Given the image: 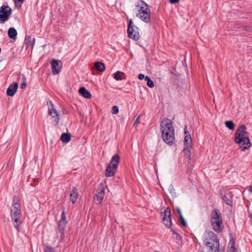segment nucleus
Wrapping results in <instances>:
<instances>
[{"label": "nucleus", "instance_id": "nucleus-1", "mask_svg": "<svg viewBox=\"0 0 252 252\" xmlns=\"http://www.w3.org/2000/svg\"><path fill=\"white\" fill-rule=\"evenodd\" d=\"M160 131L163 141L170 145H172L175 139V131L170 120L167 118L162 120L160 123Z\"/></svg>", "mask_w": 252, "mask_h": 252}, {"label": "nucleus", "instance_id": "nucleus-2", "mask_svg": "<svg viewBox=\"0 0 252 252\" xmlns=\"http://www.w3.org/2000/svg\"><path fill=\"white\" fill-rule=\"evenodd\" d=\"M246 129V126L242 125L236 129L235 133V142L240 145L242 151L249 149L251 146L250 139L246 136L247 133Z\"/></svg>", "mask_w": 252, "mask_h": 252}, {"label": "nucleus", "instance_id": "nucleus-3", "mask_svg": "<svg viewBox=\"0 0 252 252\" xmlns=\"http://www.w3.org/2000/svg\"><path fill=\"white\" fill-rule=\"evenodd\" d=\"M137 11L136 16L142 21L149 23L151 21V10L148 5L144 1H141L135 5Z\"/></svg>", "mask_w": 252, "mask_h": 252}, {"label": "nucleus", "instance_id": "nucleus-4", "mask_svg": "<svg viewBox=\"0 0 252 252\" xmlns=\"http://www.w3.org/2000/svg\"><path fill=\"white\" fill-rule=\"evenodd\" d=\"M204 243L209 247L208 252H219V241L213 231H209L206 233Z\"/></svg>", "mask_w": 252, "mask_h": 252}, {"label": "nucleus", "instance_id": "nucleus-5", "mask_svg": "<svg viewBox=\"0 0 252 252\" xmlns=\"http://www.w3.org/2000/svg\"><path fill=\"white\" fill-rule=\"evenodd\" d=\"M210 221L215 232L220 233L222 231L224 226L223 225L222 216L218 209H215L212 212Z\"/></svg>", "mask_w": 252, "mask_h": 252}, {"label": "nucleus", "instance_id": "nucleus-6", "mask_svg": "<svg viewBox=\"0 0 252 252\" xmlns=\"http://www.w3.org/2000/svg\"><path fill=\"white\" fill-rule=\"evenodd\" d=\"M22 210L21 208L20 199L18 195H15L12 200V203L10 209L11 218L21 217Z\"/></svg>", "mask_w": 252, "mask_h": 252}, {"label": "nucleus", "instance_id": "nucleus-7", "mask_svg": "<svg viewBox=\"0 0 252 252\" xmlns=\"http://www.w3.org/2000/svg\"><path fill=\"white\" fill-rule=\"evenodd\" d=\"M120 157L118 155L116 154L113 156L109 165L106 169L105 175L106 177H111L115 174L120 162Z\"/></svg>", "mask_w": 252, "mask_h": 252}, {"label": "nucleus", "instance_id": "nucleus-8", "mask_svg": "<svg viewBox=\"0 0 252 252\" xmlns=\"http://www.w3.org/2000/svg\"><path fill=\"white\" fill-rule=\"evenodd\" d=\"M127 34L129 38L136 41L138 40L140 38L138 28L133 25L132 19L129 20V24L127 28Z\"/></svg>", "mask_w": 252, "mask_h": 252}, {"label": "nucleus", "instance_id": "nucleus-9", "mask_svg": "<svg viewBox=\"0 0 252 252\" xmlns=\"http://www.w3.org/2000/svg\"><path fill=\"white\" fill-rule=\"evenodd\" d=\"M192 139L190 134L186 135L184 138V153L187 158L189 159H191V150L192 146L191 145Z\"/></svg>", "mask_w": 252, "mask_h": 252}, {"label": "nucleus", "instance_id": "nucleus-10", "mask_svg": "<svg viewBox=\"0 0 252 252\" xmlns=\"http://www.w3.org/2000/svg\"><path fill=\"white\" fill-rule=\"evenodd\" d=\"M12 12V9L8 5H2L0 7V23L7 21Z\"/></svg>", "mask_w": 252, "mask_h": 252}, {"label": "nucleus", "instance_id": "nucleus-11", "mask_svg": "<svg viewBox=\"0 0 252 252\" xmlns=\"http://www.w3.org/2000/svg\"><path fill=\"white\" fill-rule=\"evenodd\" d=\"M52 72L53 74L57 75L59 73L62 68L63 63L59 60L52 59L51 62Z\"/></svg>", "mask_w": 252, "mask_h": 252}, {"label": "nucleus", "instance_id": "nucleus-12", "mask_svg": "<svg viewBox=\"0 0 252 252\" xmlns=\"http://www.w3.org/2000/svg\"><path fill=\"white\" fill-rule=\"evenodd\" d=\"M49 101L50 105L48 107L49 114L52 116L53 118H55V125H58L60 120L59 114L56 110L54 108V104H53L52 102L50 100H49Z\"/></svg>", "mask_w": 252, "mask_h": 252}, {"label": "nucleus", "instance_id": "nucleus-13", "mask_svg": "<svg viewBox=\"0 0 252 252\" xmlns=\"http://www.w3.org/2000/svg\"><path fill=\"white\" fill-rule=\"evenodd\" d=\"M233 196L232 192L228 191L222 196V200L227 205L232 206L233 205Z\"/></svg>", "mask_w": 252, "mask_h": 252}, {"label": "nucleus", "instance_id": "nucleus-14", "mask_svg": "<svg viewBox=\"0 0 252 252\" xmlns=\"http://www.w3.org/2000/svg\"><path fill=\"white\" fill-rule=\"evenodd\" d=\"M18 87V84L16 82L11 84L6 90V94L10 96H13L16 93Z\"/></svg>", "mask_w": 252, "mask_h": 252}, {"label": "nucleus", "instance_id": "nucleus-15", "mask_svg": "<svg viewBox=\"0 0 252 252\" xmlns=\"http://www.w3.org/2000/svg\"><path fill=\"white\" fill-rule=\"evenodd\" d=\"M104 189L102 188L98 189L94 197L95 200L97 201L98 203H100L104 196Z\"/></svg>", "mask_w": 252, "mask_h": 252}, {"label": "nucleus", "instance_id": "nucleus-16", "mask_svg": "<svg viewBox=\"0 0 252 252\" xmlns=\"http://www.w3.org/2000/svg\"><path fill=\"white\" fill-rule=\"evenodd\" d=\"M67 222L60 221L58 222V229L57 233L60 234L61 236L62 237L63 235L64 229L66 227Z\"/></svg>", "mask_w": 252, "mask_h": 252}, {"label": "nucleus", "instance_id": "nucleus-17", "mask_svg": "<svg viewBox=\"0 0 252 252\" xmlns=\"http://www.w3.org/2000/svg\"><path fill=\"white\" fill-rule=\"evenodd\" d=\"M21 217H15L11 218L12 221L13 222V225L17 230L18 232L21 231V228L20 225L22 223V222L20 220Z\"/></svg>", "mask_w": 252, "mask_h": 252}, {"label": "nucleus", "instance_id": "nucleus-18", "mask_svg": "<svg viewBox=\"0 0 252 252\" xmlns=\"http://www.w3.org/2000/svg\"><path fill=\"white\" fill-rule=\"evenodd\" d=\"M25 42L27 47H31L32 49L35 44V39L34 38H32L31 35H26Z\"/></svg>", "mask_w": 252, "mask_h": 252}, {"label": "nucleus", "instance_id": "nucleus-19", "mask_svg": "<svg viewBox=\"0 0 252 252\" xmlns=\"http://www.w3.org/2000/svg\"><path fill=\"white\" fill-rule=\"evenodd\" d=\"M78 193L77 189L76 188H73L71 190L69 195L70 200L73 203H75L78 197Z\"/></svg>", "mask_w": 252, "mask_h": 252}, {"label": "nucleus", "instance_id": "nucleus-20", "mask_svg": "<svg viewBox=\"0 0 252 252\" xmlns=\"http://www.w3.org/2000/svg\"><path fill=\"white\" fill-rule=\"evenodd\" d=\"M80 94H81L84 98L87 99H90L92 97L91 93L84 87L80 88Z\"/></svg>", "mask_w": 252, "mask_h": 252}, {"label": "nucleus", "instance_id": "nucleus-21", "mask_svg": "<svg viewBox=\"0 0 252 252\" xmlns=\"http://www.w3.org/2000/svg\"><path fill=\"white\" fill-rule=\"evenodd\" d=\"M8 36L9 38L15 39L17 35V32L14 28H10L7 32Z\"/></svg>", "mask_w": 252, "mask_h": 252}, {"label": "nucleus", "instance_id": "nucleus-22", "mask_svg": "<svg viewBox=\"0 0 252 252\" xmlns=\"http://www.w3.org/2000/svg\"><path fill=\"white\" fill-rule=\"evenodd\" d=\"M61 140L63 143H68L71 139V135L68 133H63L61 136Z\"/></svg>", "mask_w": 252, "mask_h": 252}, {"label": "nucleus", "instance_id": "nucleus-23", "mask_svg": "<svg viewBox=\"0 0 252 252\" xmlns=\"http://www.w3.org/2000/svg\"><path fill=\"white\" fill-rule=\"evenodd\" d=\"M94 67L97 71L100 72L104 71L105 69L104 64L99 62H97L94 63Z\"/></svg>", "mask_w": 252, "mask_h": 252}, {"label": "nucleus", "instance_id": "nucleus-24", "mask_svg": "<svg viewBox=\"0 0 252 252\" xmlns=\"http://www.w3.org/2000/svg\"><path fill=\"white\" fill-rule=\"evenodd\" d=\"M163 224L168 228H170L172 225V221L171 218H162V220Z\"/></svg>", "mask_w": 252, "mask_h": 252}, {"label": "nucleus", "instance_id": "nucleus-25", "mask_svg": "<svg viewBox=\"0 0 252 252\" xmlns=\"http://www.w3.org/2000/svg\"><path fill=\"white\" fill-rule=\"evenodd\" d=\"M124 73L121 71H118L114 74V78L116 80H121L123 79L122 75H124Z\"/></svg>", "mask_w": 252, "mask_h": 252}, {"label": "nucleus", "instance_id": "nucleus-26", "mask_svg": "<svg viewBox=\"0 0 252 252\" xmlns=\"http://www.w3.org/2000/svg\"><path fill=\"white\" fill-rule=\"evenodd\" d=\"M226 126L230 130H233L235 127V125L232 121H227L225 123Z\"/></svg>", "mask_w": 252, "mask_h": 252}, {"label": "nucleus", "instance_id": "nucleus-27", "mask_svg": "<svg viewBox=\"0 0 252 252\" xmlns=\"http://www.w3.org/2000/svg\"><path fill=\"white\" fill-rule=\"evenodd\" d=\"M145 80L147 82V85L150 88H153L154 87V82L148 76L145 77Z\"/></svg>", "mask_w": 252, "mask_h": 252}, {"label": "nucleus", "instance_id": "nucleus-28", "mask_svg": "<svg viewBox=\"0 0 252 252\" xmlns=\"http://www.w3.org/2000/svg\"><path fill=\"white\" fill-rule=\"evenodd\" d=\"M163 218H171V210L169 208H167L165 210Z\"/></svg>", "mask_w": 252, "mask_h": 252}, {"label": "nucleus", "instance_id": "nucleus-29", "mask_svg": "<svg viewBox=\"0 0 252 252\" xmlns=\"http://www.w3.org/2000/svg\"><path fill=\"white\" fill-rule=\"evenodd\" d=\"M59 221H60L66 222V216H65V208L64 207H63L62 211V214H61V220Z\"/></svg>", "mask_w": 252, "mask_h": 252}, {"label": "nucleus", "instance_id": "nucleus-30", "mask_svg": "<svg viewBox=\"0 0 252 252\" xmlns=\"http://www.w3.org/2000/svg\"><path fill=\"white\" fill-rule=\"evenodd\" d=\"M15 5L17 7H21L22 4L25 1V0H13Z\"/></svg>", "mask_w": 252, "mask_h": 252}, {"label": "nucleus", "instance_id": "nucleus-31", "mask_svg": "<svg viewBox=\"0 0 252 252\" xmlns=\"http://www.w3.org/2000/svg\"><path fill=\"white\" fill-rule=\"evenodd\" d=\"M119 112V108L117 106H113L112 108V113L116 114Z\"/></svg>", "mask_w": 252, "mask_h": 252}, {"label": "nucleus", "instance_id": "nucleus-32", "mask_svg": "<svg viewBox=\"0 0 252 252\" xmlns=\"http://www.w3.org/2000/svg\"><path fill=\"white\" fill-rule=\"evenodd\" d=\"M44 252H56L53 250V249L49 246H47L44 249Z\"/></svg>", "mask_w": 252, "mask_h": 252}, {"label": "nucleus", "instance_id": "nucleus-33", "mask_svg": "<svg viewBox=\"0 0 252 252\" xmlns=\"http://www.w3.org/2000/svg\"><path fill=\"white\" fill-rule=\"evenodd\" d=\"M171 231H172L173 234H174L176 235V239H177L178 240H181L182 239L181 235H180L179 233L176 232L175 230L171 229Z\"/></svg>", "mask_w": 252, "mask_h": 252}, {"label": "nucleus", "instance_id": "nucleus-34", "mask_svg": "<svg viewBox=\"0 0 252 252\" xmlns=\"http://www.w3.org/2000/svg\"><path fill=\"white\" fill-rule=\"evenodd\" d=\"M180 219L181 220V223L183 225V226H186L187 224L183 216L180 217Z\"/></svg>", "mask_w": 252, "mask_h": 252}, {"label": "nucleus", "instance_id": "nucleus-35", "mask_svg": "<svg viewBox=\"0 0 252 252\" xmlns=\"http://www.w3.org/2000/svg\"><path fill=\"white\" fill-rule=\"evenodd\" d=\"M140 115L138 116V117L134 120L133 126H136L140 124Z\"/></svg>", "mask_w": 252, "mask_h": 252}, {"label": "nucleus", "instance_id": "nucleus-36", "mask_svg": "<svg viewBox=\"0 0 252 252\" xmlns=\"http://www.w3.org/2000/svg\"><path fill=\"white\" fill-rule=\"evenodd\" d=\"M170 193H171V195L175 196V194H176L175 189L172 186L170 187Z\"/></svg>", "mask_w": 252, "mask_h": 252}, {"label": "nucleus", "instance_id": "nucleus-37", "mask_svg": "<svg viewBox=\"0 0 252 252\" xmlns=\"http://www.w3.org/2000/svg\"><path fill=\"white\" fill-rule=\"evenodd\" d=\"M236 251V249L234 248V246H232L227 252H235Z\"/></svg>", "mask_w": 252, "mask_h": 252}, {"label": "nucleus", "instance_id": "nucleus-38", "mask_svg": "<svg viewBox=\"0 0 252 252\" xmlns=\"http://www.w3.org/2000/svg\"><path fill=\"white\" fill-rule=\"evenodd\" d=\"M138 79H139V80H142V79H143L144 78H145V76H144V74H139V75H138Z\"/></svg>", "mask_w": 252, "mask_h": 252}, {"label": "nucleus", "instance_id": "nucleus-39", "mask_svg": "<svg viewBox=\"0 0 252 252\" xmlns=\"http://www.w3.org/2000/svg\"><path fill=\"white\" fill-rule=\"evenodd\" d=\"M177 211L179 216V217L183 216L181 213V211L179 208H177Z\"/></svg>", "mask_w": 252, "mask_h": 252}, {"label": "nucleus", "instance_id": "nucleus-40", "mask_svg": "<svg viewBox=\"0 0 252 252\" xmlns=\"http://www.w3.org/2000/svg\"><path fill=\"white\" fill-rule=\"evenodd\" d=\"M27 84L26 82H24L21 85V88L22 89H24V88H25L27 86Z\"/></svg>", "mask_w": 252, "mask_h": 252}, {"label": "nucleus", "instance_id": "nucleus-41", "mask_svg": "<svg viewBox=\"0 0 252 252\" xmlns=\"http://www.w3.org/2000/svg\"><path fill=\"white\" fill-rule=\"evenodd\" d=\"M180 0H170V2L172 4L177 3Z\"/></svg>", "mask_w": 252, "mask_h": 252}, {"label": "nucleus", "instance_id": "nucleus-42", "mask_svg": "<svg viewBox=\"0 0 252 252\" xmlns=\"http://www.w3.org/2000/svg\"><path fill=\"white\" fill-rule=\"evenodd\" d=\"M247 189L250 193H252V187L250 186L247 187Z\"/></svg>", "mask_w": 252, "mask_h": 252}, {"label": "nucleus", "instance_id": "nucleus-43", "mask_svg": "<svg viewBox=\"0 0 252 252\" xmlns=\"http://www.w3.org/2000/svg\"><path fill=\"white\" fill-rule=\"evenodd\" d=\"M244 29L247 31H250V27H245L244 28Z\"/></svg>", "mask_w": 252, "mask_h": 252}, {"label": "nucleus", "instance_id": "nucleus-44", "mask_svg": "<svg viewBox=\"0 0 252 252\" xmlns=\"http://www.w3.org/2000/svg\"><path fill=\"white\" fill-rule=\"evenodd\" d=\"M185 133L187 134V127H186L185 128Z\"/></svg>", "mask_w": 252, "mask_h": 252}, {"label": "nucleus", "instance_id": "nucleus-45", "mask_svg": "<svg viewBox=\"0 0 252 252\" xmlns=\"http://www.w3.org/2000/svg\"><path fill=\"white\" fill-rule=\"evenodd\" d=\"M154 252H159L158 251H154Z\"/></svg>", "mask_w": 252, "mask_h": 252}]
</instances>
